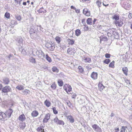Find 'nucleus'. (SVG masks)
Instances as JSON below:
<instances>
[{"instance_id":"1","label":"nucleus","mask_w":132,"mask_h":132,"mask_svg":"<svg viewBox=\"0 0 132 132\" xmlns=\"http://www.w3.org/2000/svg\"><path fill=\"white\" fill-rule=\"evenodd\" d=\"M121 3L122 6L125 9H127L130 6V4L129 3V1L128 0H122Z\"/></svg>"},{"instance_id":"2","label":"nucleus","mask_w":132,"mask_h":132,"mask_svg":"<svg viewBox=\"0 0 132 132\" xmlns=\"http://www.w3.org/2000/svg\"><path fill=\"white\" fill-rule=\"evenodd\" d=\"M46 47L50 51H53L55 48V45L52 43H48L46 44Z\"/></svg>"},{"instance_id":"3","label":"nucleus","mask_w":132,"mask_h":132,"mask_svg":"<svg viewBox=\"0 0 132 132\" xmlns=\"http://www.w3.org/2000/svg\"><path fill=\"white\" fill-rule=\"evenodd\" d=\"M54 121L55 123L57 124L64 125V122L63 121L59 120L56 117L54 118Z\"/></svg>"},{"instance_id":"4","label":"nucleus","mask_w":132,"mask_h":132,"mask_svg":"<svg viewBox=\"0 0 132 132\" xmlns=\"http://www.w3.org/2000/svg\"><path fill=\"white\" fill-rule=\"evenodd\" d=\"M37 55L41 59H43L45 56L43 52L41 51L37 50L36 52Z\"/></svg>"},{"instance_id":"5","label":"nucleus","mask_w":132,"mask_h":132,"mask_svg":"<svg viewBox=\"0 0 132 132\" xmlns=\"http://www.w3.org/2000/svg\"><path fill=\"white\" fill-rule=\"evenodd\" d=\"M13 111V110L11 109H9L6 111L5 113L7 118H9L10 117Z\"/></svg>"},{"instance_id":"6","label":"nucleus","mask_w":132,"mask_h":132,"mask_svg":"<svg viewBox=\"0 0 132 132\" xmlns=\"http://www.w3.org/2000/svg\"><path fill=\"white\" fill-rule=\"evenodd\" d=\"M92 127L95 131L97 132H102V130L101 128L96 124H95L92 125Z\"/></svg>"},{"instance_id":"7","label":"nucleus","mask_w":132,"mask_h":132,"mask_svg":"<svg viewBox=\"0 0 132 132\" xmlns=\"http://www.w3.org/2000/svg\"><path fill=\"white\" fill-rule=\"evenodd\" d=\"M11 90V89L9 86H6L4 87L2 89V91L4 93H7L10 92Z\"/></svg>"},{"instance_id":"8","label":"nucleus","mask_w":132,"mask_h":132,"mask_svg":"<svg viewBox=\"0 0 132 132\" xmlns=\"http://www.w3.org/2000/svg\"><path fill=\"white\" fill-rule=\"evenodd\" d=\"M50 114L49 113H48L46 114L45 118L43 119V123H46L50 119Z\"/></svg>"},{"instance_id":"9","label":"nucleus","mask_w":132,"mask_h":132,"mask_svg":"<svg viewBox=\"0 0 132 132\" xmlns=\"http://www.w3.org/2000/svg\"><path fill=\"white\" fill-rule=\"evenodd\" d=\"M7 118L5 113L0 112V119L3 120H6Z\"/></svg>"},{"instance_id":"10","label":"nucleus","mask_w":132,"mask_h":132,"mask_svg":"<svg viewBox=\"0 0 132 132\" xmlns=\"http://www.w3.org/2000/svg\"><path fill=\"white\" fill-rule=\"evenodd\" d=\"M15 40L17 41L19 45H20L22 43L23 39L21 37H18Z\"/></svg>"},{"instance_id":"11","label":"nucleus","mask_w":132,"mask_h":132,"mask_svg":"<svg viewBox=\"0 0 132 132\" xmlns=\"http://www.w3.org/2000/svg\"><path fill=\"white\" fill-rule=\"evenodd\" d=\"M114 23L117 26L119 27H121L123 24V22L122 20H119L117 21H115L114 22Z\"/></svg>"},{"instance_id":"12","label":"nucleus","mask_w":132,"mask_h":132,"mask_svg":"<svg viewBox=\"0 0 132 132\" xmlns=\"http://www.w3.org/2000/svg\"><path fill=\"white\" fill-rule=\"evenodd\" d=\"M75 51V48L73 47L70 48H69L67 50V53L70 55L74 53V51Z\"/></svg>"},{"instance_id":"13","label":"nucleus","mask_w":132,"mask_h":132,"mask_svg":"<svg viewBox=\"0 0 132 132\" xmlns=\"http://www.w3.org/2000/svg\"><path fill=\"white\" fill-rule=\"evenodd\" d=\"M83 13L87 16H89L90 15V13L89 11H88L86 9H84L83 10Z\"/></svg>"},{"instance_id":"14","label":"nucleus","mask_w":132,"mask_h":132,"mask_svg":"<svg viewBox=\"0 0 132 132\" xmlns=\"http://www.w3.org/2000/svg\"><path fill=\"white\" fill-rule=\"evenodd\" d=\"M26 119L25 117L24 114L21 115L19 117L18 119L19 120L23 122Z\"/></svg>"},{"instance_id":"15","label":"nucleus","mask_w":132,"mask_h":132,"mask_svg":"<svg viewBox=\"0 0 132 132\" xmlns=\"http://www.w3.org/2000/svg\"><path fill=\"white\" fill-rule=\"evenodd\" d=\"M97 73L96 72H93L91 75V76L92 78L93 79L95 80L97 79Z\"/></svg>"},{"instance_id":"16","label":"nucleus","mask_w":132,"mask_h":132,"mask_svg":"<svg viewBox=\"0 0 132 132\" xmlns=\"http://www.w3.org/2000/svg\"><path fill=\"white\" fill-rule=\"evenodd\" d=\"M3 83L5 85L9 84L10 82L9 79L6 77H4L3 78Z\"/></svg>"},{"instance_id":"17","label":"nucleus","mask_w":132,"mask_h":132,"mask_svg":"<svg viewBox=\"0 0 132 132\" xmlns=\"http://www.w3.org/2000/svg\"><path fill=\"white\" fill-rule=\"evenodd\" d=\"M67 119L71 123H73L74 122V120L71 116H68L67 117Z\"/></svg>"},{"instance_id":"18","label":"nucleus","mask_w":132,"mask_h":132,"mask_svg":"<svg viewBox=\"0 0 132 132\" xmlns=\"http://www.w3.org/2000/svg\"><path fill=\"white\" fill-rule=\"evenodd\" d=\"M122 70L125 75L127 76L128 75V69L127 67L123 68Z\"/></svg>"},{"instance_id":"19","label":"nucleus","mask_w":132,"mask_h":132,"mask_svg":"<svg viewBox=\"0 0 132 132\" xmlns=\"http://www.w3.org/2000/svg\"><path fill=\"white\" fill-rule=\"evenodd\" d=\"M39 113L38 111H34L31 113V115L33 117H37Z\"/></svg>"},{"instance_id":"20","label":"nucleus","mask_w":132,"mask_h":132,"mask_svg":"<svg viewBox=\"0 0 132 132\" xmlns=\"http://www.w3.org/2000/svg\"><path fill=\"white\" fill-rule=\"evenodd\" d=\"M67 41L68 43V44L69 45H73L74 43L75 40L69 38L68 39Z\"/></svg>"},{"instance_id":"21","label":"nucleus","mask_w":132,"mask_h":132,"mask_svg":"<svg viewBox=\"0 0 132 132\" xmlns=\"http://www.w3.org/2000/svg\"><path fill=\"white\" fill-rule=\"evenodd\" d=\"M107 38L106 37L104 36H101L100 37V42L101 43V41H103L105 42L107 41Z\"/></svg>"},{"instance_id":"22","label":"nucleus","mask_w":132,"mask_h":132,"mask_svg":"<svg viewBox=\"0 0 132 132\" xmlns=\"http://www.w3.org/2000/svg\"><path fill=\"white\" fill-rule=\"evenodd\" d=\"M19 126L21 129H23L26 126L24 122L20 123L19 124Z\"/></svg>"},{"instance_id":"23","label":"nucleus","mask_w":132,"mask_h":132,"mask_svg":"<svg viewBox=\"0 0 132 132\" xmlns=\"http://www.w3.org/2000/svg\"><path fill=\"white\" fill-rule=\"evenodd\" d=\"M93 20L92 18H88L86 22L88 24L91 25L92 24Z\"/></svg>"},{"instance_id":"24","label":"nucleus","mask_w":132,"mask_h":132,"mask_svg":"<svg viewBox=\"0 0 132 132\" xmlns=\"http://www.w3.org/2000/svg\"><path fill=\"white\" fill-rule=\"evenodd\" d=\"M29 61L32 63H35L36 61L35 59L32 57H30L29 59Z\"/></svg>"},{"instance_id":"25","label":"nucleus","mask_w":132,"mask_h":132,"mask_svg":"<svg viewBox=\"0 0 132 132\" xmlns=\"http://www.w3.org/2000/svg\"><path fill=\"white\" fill-rule=\"evenodd\" d=\"M112 19H114L115 20V21H117L119 20V16L117 14L114 15L113 16Z\"/></svg>"},{"instance_id":"26","label":"nucleus","mask_w":132,"mask_h":132,"mask_svg":"<svg viewBox=\"0 0 132 132\" xmlns=\"http://www.w3.org/2000/svg\"><path fill=\"white\" fill-rule=\"evenodd\" d=\"M52 70L54 72L57 73L59 71V69L55 66L53 67L52 68Z\"/></svg>"},{"instance_id":"27","label":"nucleus","mask_w":132,"mask_h":132,"mask_svg":"<svg viewBox=\"0 0 132 132\" xmlns=\"http://www.w3.org/2000/svg\"><path fill=\"white\" fill-rule=\"evenodd\" d=\"M44 103L45 105L47 107H49L50 106L51 104V102L47 100L45 101Z\"/></svg>"},{"instance_id":"28","label":"nucleus","mask_w":132,"mask_h":132,"mask_svg":"<svg viewBox=\"0 0 132 132\" xmlns=\"http://www.w3.org/2000/svg\"><path fill=\"white\" fill-rule=\"evenodd\" d=\"M16 88L19 90H22L24 89L23 86L22 85H19L17 86Z\"/></svg>"},{"instance_id":"29","label":"nucleus","mask_w":132,"mask_h":132,"mask_svg":"<svg viewBox=\"0 0 132 132\" xmlns=\"http://www.w3.org/2000/svg\"><path fill=\"white\" fill-rule=\"evenodd\" d=\"M18 23L17 22L14 20H12L10 22L11 25L12 26L14 25L17 24Z\"/></svg>"},{"instance_id":"30","label":"nucleus","mask_w":132,"mask_h":132,"mask_svg":"<svg viewBox=\"0 0 132 132\" xmlns=\"http://www.w3.org/2000/svg\"><path fill=\"white\" fill-rule=\"evenodd\" d=\"M58 85L60 86H62L63 84V81L61 79L58 80Z\"/></svg>"},{"instance_id":"31","label":"nucleus","mask_w":132,"mask_h":132,"mask_svg":"<svg viewBox=\"0 0 132 132\" xmlns=\"http://www.w3.org/2000/svg\"><path fill=\"white\" fill-rule=\"evenodd\" d=\"M97 5L98 6L99 8L102 5V2L101 1L98 0L96 2Z\"/></svg>"},{"instance_id":"32","label":"nucleus","mask_w":132,"mask_h":132,"mask_svg":"<svg viewBox=\"0 0 132 132\" xmlns=\"http://www.w3.org/2000/svg\"><path fill=\"white\" fill-rule=\"evenodd\" d=\"M114 61H113L110 63L109 64V66L110 67L113 68H114Z\"/></svg>"},{"instance_id":"33","label":"nucleus","mask_w":132,"mask_h":132,"mask_svg":"<svg viewBox=\"0 0 132 132\" xmlns=\"http://www.w3.org/2000/svg\"><path fill=\"white\" fill-rule=\"evenodd\" d=\"M30 33L31 34H34L35 35H36V34L35 33V31L32 28L30 29Z\"/></svg>"},{"instance_id":"34","label":"nucleus","mask_w":132,"mask_h":132,"mask_svg":"<svg viewBox=\"0 0 132 132\" xmlns=\"http://www.w3.org/2000/svg\"><path fill=\"white\" fill-rule=\"evenodd\" d=\"M29 91L28 90L26 89L24 91H23L22 92V94L23 95H27L28 94H29Z\"/></svg>"},{"instance_id":"35","label":"nucleus","mask_w":132,"mask_h":132,"mask_svg":"<svg viewBox=\"0 0 132 132\" xmlns=\"http://www.w3.org/2000/svg\"><path fill=\"white\" fill-rule=\"evenodd\" d=\"M55 39L57 43L59 44L60 43L61 41V39L60 37L58 36L56 37L55 38Z\"/></svg>"},{"instance_id":"36","label":"nucleus","mask_w":132,"mask_h":132,"mask_svg":"<svg viewBox=\"0 0 132 132\" xmlns=\"http://www.w3.org/2000/svg\"><path fill=\"white\" fill-rule=\"evenodd\" d=\"M75 32L76 35L77 36L80 35L81 34V31L79 29H77Z\"/></svg>"},{"instance_id":"37","label":"nucleus","mask_w":132,"mask_h":132,"mask_svg":"<svg viewBox=\"0 0 132 132\" xmlns=\"http://www.w3.org/2000/svg\"><path fill=\"white\" fill-rule=\"evenodd\" d=\"M127 128V126H123L122 127L121 131L120 132H125L126 128Z\"/></svg>"},{"instance_id":"38","label":"nucleus","mask_w":132,"mask_h":132,"mask_svg":"<svg viewBox=\"0 0 132 132\" xmlns=\"http://www.w3.org/2000/svg\"><path fill=\"white\" fill-rule=\"evenodd\" d=\"M4 16L5 17L8 19L10 18V14L8 12H6L5 13Z\"/></svg>"},{"instance_id":"39","label":"nucleus","mask_w":132,"mask_h":132,"mask_svg":"<svg viewBox=\"0 0 132 132\" xmlns=\"http://www.w3.org/2000/svg\"><path fill=\"white\" fill-rule=\"evenodd\" d=\"M110 62V60L109 59H105L104 61L103 62L106 64H108Z\"/></svg>"},{"instance_id":"40","label":"nucleus","mask_w":132,"mask_h":132,"mask_svg":"<svg viewBox=\"0 0 132 132\" xmlns=\"http://www.w3.org/2000/svg\"><path fill=\"white\" fill-rule=\"evenodd\" d=\"M78 69L79 70V71L81 73H82L83 71V69L82 67L81 66H79L78 67Z\"/></svg>"},{"instance_id":"41","label":"nucleus","mask_w":132,"mask_h":132,"mask_svg":"<svg viewBox=\"0 0 132 132\" xmlns=\"http://www.w3.org/2000/svg\"><path fill=\"white\" fill-rule=\"evenodd\" d=\"M46 59L49 62H52V60L51 58L48 56L47 54L46 55Z\"/></svg>"},{"instance_id":"42","label":"nucleus","mask_w":132,"mask_h":132,"mask_svg":"<svg viewBox=\"0 0 132 132\" xmlns=\"http://www.w3.org/2000/svg\"><path fill=\"white\" fill-rule=\"evenodd\" d=\"M99 87L100 88V90H102L104 88V86L102 84H100L99 85Z\"/></svg>"},{"instance_id":"43","label":"nucleus","mask_w":132,"mask_h":132,"mask_svg":"<svg viewBox=\"0 0 132 132\" xmlns=\"http://www.w3.org/2000/svg\"><path fill=\"white\" fill-rule=\"evenodd\" d=\"M53 112L55 114H57L58 113V111L56 110V108L55 107H54L53 108Z\"/></svg>"},{"instance_id":"44","label":"nucleus","mask_w":132,"mask_h":132,"mask_svg":"<svg viewBox=\"0 0 132 132\" xmlns=\"http://www.w3.org/2000/svg\"><path fill=\"white\" fill-rule=\"evenodd\" d=\"M85 62H87L90 63L91 61V59L89 58H86L85 59Z\"/></svg>"},{"instance_id":"45","label":"nucleus","mask_w":132,"mask_h":132,"mask_svg":"<svg viewBox=\"0 0 132 132\" xmlns=\"http://www.w3.org/2000/svg\"><path fill=\"white\" fill-rule=\"evenodd\" d=\"M37 130L38 131H43L44 132V129H43L42 127H38L37 129Z\"/></svg>"},{"instance_id":"46","label":"nucleus","mask_w":132,"mask_h":132,"mask_svg":"<svg viewBox=\"0 0 132 132\" xmlns=\"http://www.w3.org/2000/svg\"><path fill=\"white\" fill-rule=\"evenodd\" d=\"M14 1L15 3H16L17 4L20 5L21 4V2L22 0H14Z\"/></svg>"},{"instance_id":"47","label":"nucleus","mask_w":132,"mask_h":132,"mask_svg":"<svg viewBox=\"0 0 132 132\" xmlns=\"http://www.w3.org/2000/svg\"><path fill=\"white\" fill-rule=\"evenodd\" d=\"M21 53L24 55H26L27 54V52H26V51L24 49L22 50L21 52Z\"/></svg>"},{"instance_id":"48","label":"nucleus","mask_w":132,"mask_h":132,"mask_svg":"<svg viewBox=\"0 0 132 132\" xmlns=\"http://www.w3.org/2000/svg\"><path fill=\"white\" fill-rule=\"evenodd\" d=\"M51 87L53 89H55L56 88V85L54 83H53V84L51 85Z\"/></svg>"},{"instance_id":"49","label":"nucleus","mask_w":132,"mask_h":132,"mask_svg":"<svg viewBox=\"0 0 132 132\" xmlns=\"http://www.w3.org/2000/svg\"><path fill=\"white\" fill-rule=\"evenodd\" d=\"M72 88H71V87L70 86H69V87L68 88V89H65V90H66V91H67V90H68V92H70Z\"/></svg>"},{"instance_id":"50","label":"nucleus","mask_w":132,"mask_h":132,"mask_svg":"<svg viewBox=\"0 0 132 132\" xmlns=\"http://www.w3.org/2000/svg\"><path fill=\"white\" fill-rule=\"evenodd\" d=\"M44 9L43 8H41L39 10L38 12L39 13H41L43 12Z\"/></svg>"},{"instance_id":"51","label":"nucleus","mask_w":132,"mask_h":132,"mask_svg":"<svg viewBox=\"0 0 132 132\" xmlns=\"http://www.w3.org/2000/svg\"><path fill=\"white\" fill-rule=\"evenodd\" d=\"M15 30L14 29H12L11 30L10 32L12 34H13L15 33Z\"/></svg>"},{"instance_id":"52","label":"nucleus","mask_w":132,"mask_h":132,"mask_svg":"<svg viewBox=\"0 0 132 132\" xmlns=\"http://www.w3.org/2000/svg\"><path fill=\"white\" fill-rule=\"evenodd\" d=\"M38 27L39 28L40 30L42 31V32L45 31V30H44L43 28H42L40 25H39L38 26Z\"/></svg>"},{"instance_id":"53","label":"nucleus","mask_w":132,"mask_h":132,"mask_svg":"<svg viewBox=\"0 0 132 132\" xmlns=\"http://www.w3.org/2000/svg\"><path fill=\"white\" fill-rule=\"evenodd\" d=\"M110 54L106 53L105 55V57L106 58H110Z\"/></svg>"},{"instance_id":"54","label":"nucleus","mask_w":132,"mask_h":132,"mask_svg":"<svg viewBox=\"0 0 132 132\" xmlns=\"http://www.w3.org/2000/svg\"><path fill=\"white\" fill-rule=\"evenodd\" d=\"M16 18L19 21L21 19V17L19 15L16 16Z\"/></svg>"},{"instance_id":"55","label":"nucleus","mask_w":132,"mask_h":132,"mask_svg":"<svg viewBox=\"0 0 132 132\" xmlns=\"http://www.w3.org/2000/svg\"><path fill=\"white\" fill-rule=\"evenodd\" d=\"M13 56V55H12L11 54H10L7 57L9 58V60H10L11 57Z\"/></svg>"},{"instance_id":"56","label":"nucleus","mask_w":132,"mask_h":132,"mask_svg":"<svg viewBox=\"0 0 132 132\" xmlns=\"http://www.w3.org/2000/svg\"><path fill=\"white\" fill-rule=\"evenodd\" d=\"M125 82L127 84H130V81L129 80H126L125 81Z\"/></svg>"},{"instance_id":"57","label":"nucleus","mask_w":132,"mask_h":132,"mask_svg":"<svg viewBox=\"0 0 132 132\" xmlns=\"http://www.w3.org/2000/svg\"><path fill=\"white\" fill-rule=\"evenodd\" d=\"M84 28L85 30V31H87L88 29V26H85V27H84Z\"/></svg>"},{"instance_id":"58","label":"nucleus","mask_w":132,"mask_h":132,"mask_svg":"<svg viewBox=\"0 0 132 132\" xmlns=\"http://www.w3.org/2000/svg\"><path fill=\"white\" fill-rule=\"evenodd\" d=\"M75 12L77 13H79L80 12V10L79 9H76V10H75Z\"/></svg>"},{"instance_id":"59","label":"nucleus","mask_w":132,"mask_h":132,"mask_svg":"<svg viewBox=\"0 0 132 132\" xmlns=\"http://www.w3.org/2000/svg\"><path fill=\"white\" fill-rule=\"evenodd\" d=\"M114 130L115 131H117L118 132L119 131V128H114Z\"/></svg>"},{"instance_id":"60","label":"nucleus","mask_w":132,"mask_h":132,"mask_svg":"<svg viewBox=\"0 0 132 132\" xmlns=\"http://www.w3.org/2000/svg\"><path fill=\"white\" fill-rule=\"evenodd\" d=\"M85 20L84 19H83L82 20V23H83V24L85 25L84 24H85Z\"/></svg>"},{"instance_id":"61","label":"nucleus","mask_w":132,"mask_h":132,"mask_svg":"<svg viewBox=\"0 0 132 132\" xmlns=\"http://www.w3.org/2000/svg\"><path fill=\"white\" fill-rule=\"evenodd\" d=\"M67 104L68 106L70 107H71V104L70 102H67Z\"/></svg>"},{"instance_id":"62","label":"nucleus","mask_w":132,"mask_h":132,"mask_svg":"<svg viewBox=\"0 0 132 132\" xmlns=\"http://www.w3.org/2000/svg\"><path fill=\"white\" fill-rule=\"evenodd\" d=\"M71 9H73L75 10H76V8L74 6H71Z\"/></svg>"},{"instance_id":"63","label":"nucleus","mask_w":132,"mask_h":132,"mask_svg":"<svg viewBox=\"0 0 132 132\" xmlns=\"http://www.w3.org/2000/svg\"><path fill=\"white\" fill-rule=\"evenodd\" d=\"M86 68L88 70L89 69H91V68L89 66H87L86 67Z\"/></svg>"},{"instance_id":"64","label":"nucleus","mask_w":132,"mask_h":132,"mask_svg":"<svg viewBox=\"0 0 132 132\" xmlns=\"http://www.w3.org/2000/svg\"><path fill=\"white\" fill-rule=\"evenodd\" d=\"M114 113H112L111 115H110V116L111 117H112L113 116H114Z\"/></svg>"}]
</instances>
